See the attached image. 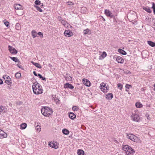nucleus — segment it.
I'll list each match as a JSON object with an SVG mask.
<instances>
[{"label": "nucleus", "mask_w": 155, "mask_h": 155, "mask_svg": "<svg viewBox=\"0 0 155 155\" xmlns=\"http://www.w3.org/2000/svg\"><path fill=\"white\" fill-rule=\"evenodd\" d=\"M35 7L36 9L38 11L41 12H42V10L41 9V8L38 6H35Z\"/></svg>", "instance_id": "36"}, {"label": "nucleus", "mask_w": 155, "mask_h": 155, "mask_svg": "<svg viewBox=\"0 0 155 155\" xmlns=\"http://www.w3.org/2000/svg\"><path fill=\"white\" fill-rule=\"evenodd\" d=\"M67 3L68 5H74V3L71 2H68Z\"/></svg>", "instance_id": "44"}, {"label": "nucleus", "mask_w": 155, "mask_h": 155, "mask_svg": "<svg viewBox=\"0 0 155 155\" xmlns=\"http://www.w3.org/2000/svg\"><path fill=\"white\" fill-rule=\"evenodd\" d=\"M21 74L18 72L16 73L15 74V76L17 78H19L21 77Z\"/></svg>", "instance_id": "31"}, {"label": "nucleus", "mask_w": 155, "mask_h": 155, "mask_svg": "<svg viewBox=\"0 0 155 155\" xmlns=\"http://www.w3.org/2000/svg\"><path fill=\"white\" fill-rule=\"evenodd\" d=\"M8 48L9 51L11 54H16L18 52L17 50L13 47L9 45L8 46Z\"/></svg>", "instance_id": "6"}, {"label": "nucleus", "mask_w": 155, "mask_h": 155, "mask_svg": "<svg viewBox=\"0 0 155 155\" xmlns=\"http://www.w3.org/2000/svg\"><path fill=\"white\" fill-rule=\"evenodd\" d=\"M83 83H84V84L87 87H89L90 86V82L89 80L87 79H83Z\"/></svg>", "instance_id": "16"}, {"label": "nucleus", "mask_w": 155, "mask_h": 155, "mask_svg": "<svg viewBox=\"0 0 155 155\" xmlns=\"http://www.w3.org/2000/svg\"><path fill=\"white\" fill-rule=\"evenodd\" d=\"M35 129L38 132H39L41 131V127L39 125H37L35 127Z\"/></svg>", "instance_id": "33"}, {"label": "nucleus", "mask_w": 155, "mask_h": 155, "mask_svg": "<svg viewBox=\"0 0 155 155\" xmlns=\"http://www.w3.org/2000/svg\"><path fill=\"white\" fill-rule=\"evenodd\" d=\"M10 58L13 61L15 62H19V61L17 57H10Z\"/></svg>", "instance_id": "27"}, {"label": "nucleus", "mask_w": 155, "mask_h": 155, "mask_svg": "<svg viewBox=\"0 0 155 155\" xmlns=\"http://www.w3.org/2000/svg\"><path fill=\"white\" fill-rule=\"evenodd\" d=\"M7 136V134L0 129V138L2 139L4 138H5Z\"/></svg>", "instance_id": "10"}, {"label": "nucleus", "mask_w": 155, "mask_h": 155, "mask_svg": "<svg viewBox=\"0 0 155 155\" xmlns=\"http://www.w3.org/2000/svg\"><path fill=\"white\" fill-rule=\"evenodd\" d=\"M63 133L65 135H68L69 134V131L66 129H64L62 130Z\"/></svg>", "instance_id": "25"}, {"label": "nucleus", "mask_w": 155, "mask_h": 155, "mask_svg": "<svg viewBox=\"0 0 155 155\" xmlns=\"http://www.w3.org/2000/svg\"><path fill=\"white\" fill-rule=\"evenodd\" d=\"M103 20L104 21H105V19L104 18H103Z\"/></svg>", "instance_id": "61"}, {"label": "nucleus", "mask_w": 155, "mask_h": 155, "mask_svg": "<svg viewBox=\"0 0 155 155\" xmlns=\"http://www.w3.org/2000/svg\"><path fill=\"white\" fill-rule=\"evenodd\" d=\"M132 120L134 121L139 122L140 121V117L139 115L135 113L134 114L133 113L131 116Z\"/></svg>", "instance_id": "3"}, {"label": "nucleus", "mask_w": 155, "mask_h": 155, "mask_svg": "<svg viewBox=\"0 0 155 155\" xmlns=\"http://www.w3.org/2000/svg\"><path fill=\"white\" fill-rule=\"evenodd\" d=\"M27 126L26 123L22 124L20 125V127L21 129H24L26 128Z\"/></svg>", "instance_id": "28"}, {"label": "nucleus", "mask_w": 155, "mask_h": 155, "mask_svg": "<svg viewBox=\"0 0 155 155\" xmlns=\"http://www.w3.org/2000/svg\"><path fill=\"white\" fill-rule=\"evenodd\" d=\"M65 79L67 81H72V77L70 75H68L65 77Z\"/></svg>", "instance_id": "32"}, {"label": "nucleus", "mask_w": 155, "mask_h": 155, "mask_svg": "<svg viewBox=\"0 0 155 155\" xmlns=\"http://www.w3.org/2000/svg\"><path fill=\"white\" fill-rule=\"evenodd\" d=\"M147 43L149 45L152 47H155V42H154L151 41H147Z\"/></svg>", "instance_id": "23"}, {"label": "nucleus", "mask_w": 155, "mask_h": 155, "mask_svg": "<svg viewBox=\"0 0 155 155\" xmlns=\"http://www.w3.org/2000/svg\"><path fill=\"white\" fill-rule=\"evenodd\" d=\"M77 153L78 155H84V152L81 150H78Z\"/></svg>", "instance_id": "29"}, {"label": "nucleus", "mask_w": 155, "mask_h": 155, "mask_svg": "<svg viewBox=\"0 0 155 155\" xmlns=\"http://www.w3.org/2000/svg\"><path fill=\"white\" fill-rule=\"evenodd\" d=\"M130 147L128 145H125L123 147V150L125 151L126 153L127 151L128 150V149Z\"/></svg>", "instance_id": "26"}, {"label": "nucleus", "mask_w": 155, "mask_h": 155, "mask_svg": "<svg viewBox=\"0 0 155 155\" xmlns=\"http://www.w3.org/2000/svg\"><path fill=\"white\" fill-rule=\"evenodd\" d=\"M107 56V54L106 53L104 52V51L102 54H101V57L103 58H104L105 57H106V56Z\"/></svg>", "instance_id": "39"}, {"label": "nucleus", "mask_w": 155, "mask_h": 155, "mask_svg": "<svg viewBox=\"0 0 155 155\" xmlns=\"http://www.w3.org/2000/svg\"><path fill=\"white\" fill-rule=\"evenodd\" d=\"M127 137L132 141L136 142H139V140L137 137L131 134H127Z\"/></svg>", "instance_id": "2"}, {"label": "nucleus", "mask_w": 155, "mask_h": 155, "mask_svg": "<svg viewBox=\"0 0 155 155\" xmlns=\"http://www.w3.org/2000/svg\"><path fill=\"white\" fill-rule=\"evenodd\" d=\"M41 86H40V88H38L37 89L34 88L33 92L34 93L36 94H42L43 93V89L41 88Z\"/></svg>", "instance_id": "4"}, {"label": "nucleus", "mask_w": 155, "mask_h": 155, "mask_svg": "<svg viewBox=\"0 0 155 155\" xmlns=\"http://www.w3.org/2000/svg\"><path fill=\"white\" fill-rule=\"evenodd\" d=\"M4 108L3 107L0 106V113L3 111L4 110Z\"/></svg>", "instance_id": "45"}, {"label": "nucleus", "mask_w": 155, "mask_h": 155, "mask_svg": "<svg viewBox=\"0 0 155 155\" xmlns=\"http://www.w3.org/2000/svg\"><path fill=\"white\" fill-rule=\"evenodd\" d=\"M126 88V89H129L130 87H132V86L130 85H129V84H126L125 86Z\"/></svg>", "instance_id": "40"}, {"label": "nucleus", "mask_w": 155, "mask_h": 155, "mask_svg": "<svg viewBox=\"0 0 155 155\" xmlns=\"http://www.w3.org/2000/svg\"><path fill=\"white\" fill-rule=\"evenodd\" d=\"M31 34L33 38H35L37 36L36 32L34 30L31 31Z\"/></svg>", "instance_id": "22"}, {"label": "nucleus", "mask_w": 155, "mask_h": 155, "mask_svg": "<svg viewBox=\"0 0 155 155\" xmlns=\"http://www.w3.org/2000/svg\"><path fill=\"white\" fill-rule=\"evenodd\" d=\"M41 79L42 80H43V81H44V80L45 81L46 80L45 78L43 77H42V78Z\"/></svg>", "instance_id": "55"}, {"label": "nucleus", "mask_w": 155, "mask_h": 155, "mask_svg": "<svg viewBox=\"0 0 155 155\" xmlns=\"http://www.w3.org/2000/svg\"><path fill=\"white\" fill-rule=\"evenodd\" d=\"M57 143L56 142L52 143L51 142L50 143H49L48 145L49 146L53 148L56 149L58 148V146H57Z\"/></svg>", "instance_id": "11"}, {"label": "nucleus", "mask_w": 155, "mask_h": 155, "mask_svg": "<svg viewBox=\"0 0 155 155\" xmlns=\"http://www.w3.org/2000/svg\"><path fill=\"white\" fill-rule=\"evenodd\" d=\"M61 23L64 25H66L67 23V21H64V20H61Z\"/></svg>", "instance_id": "43"}, {"label": "nucleus", "mask_w": 155, "mask_h": 155, "mask_svg": "<svg viewBox=\"0 0 155 155\" xmlns=\"http://www.w3.org/2000/svg\"><path fill=\"white\" fill-rule=\"evenodd\" d=\"M64 35L67 37H69L73 35L72 32L69 30H65L64 33Z\"/></svg>", "instance_id": "9"}, {"label": "nucleus", "mask_w": 155, "mask_h": 155, "mask_svg": "<svg viewBox=\"0 0 155 155\" xmlns=\"http://www.w3.org/2000/svg\"><path fill=\"white\" fill-rule=\"evenodd\" d=\"M64 87L65 88H69L72 89L74 88V87L71 84L67 83L64 84Z\"/></svg>", "instance_id": "15"}, {"label": "nucleus", "mask_w": 155, "mask_h": 155, "mask_svg": "<svg viewBox=\"0 0 155 155\" xmlns=\"http://www.w3.org/2000/svg\"><path fill=\"white\" fill-rule=\"evenodd\" d=\"M14 7L17 10H22L23 9L22 6L20 4H15L14 5Z\"/></svg>", "instance_id": "12"}, {"label": "nucleus", "mask_w": 155, "mask_h": 155, "mask_svg": "<svg viewBox=\"0 0 155 155\" xmlns=\"http://www.w3.org/2000/svg\"><path fill=\"white\" fill-rule=\"evenodd\" d=\"M72 109L74 111H77L79 109V108L78 107L74 106L73 107Z\"/></svg>", "instance_id": "34"}, {"label": "nucleus", "mask_w": 155, "mask_h": 155, "mask_svg": "<svg viewBox=\"0 0 155 155\" xmlns=\"http://www.w3.org/2000/svg\"><path fill=\"white\" fill-rule=\"evenodd\" d=\"M135 150L132 149L131 147L128 149V150L126 153L127 155H133L135 153Z\"/></svg>", "instance_id": "7"}, {"label": "nucleus", "mask_w": 155, "mask_h": 155, "mask_svg": "<svg viewBox=\"0 0 155 155\" xmlns=\"http://www.w3.org/2000/svg\"><path fill=\"white\" fill-rule=\"evenodd\" d=\"M126 74H130V72L129 71H128L126 72H124Z\"/></svg>", "instance_id": "54"}, {"label": "nucleus", "mask_w": 155, "mask_h": 155, "mask_svg": "<svg viewBox=\"0 0 155 155\" xmlns=\"http://www.w3.org/2000/svg\"><path fill=\"white\" fill-rule=\"evenodd\" d=\"M5 82L8 84H9V83H11V82H10V81L9 80H6Z\"/></svg>", "instance_id": "47"}, {"label": "nucleus", "mask_w": 155, "mask_h": 155, "mask_svg": "<svg viewBox=\"0 0 155 155\" xmlns=\"http://www.w3.org/2000/svg\"><path fill=\"white\" fill-rule=\"evenodd\" d=\"M61 17L60 18H59V20L60 21H61V20H62V19H61Z\"/></svg>", "instance_id": "57"}, {"label": "nucleus", "mask_w": 155, "mask_h": 155, "mask_svg": "<svg viewBox=\"0 0 155 155\" xmlns=\"http://www.w3.org/2000/svg\"><path fill=\"white\" fill-rule=\"evenodd\" d=\"M136 106L137 108H140L142 107V105L140 103L137 102L136 103Z\"/></svg>", "instance_id": "30"}, {"label": "nucleus", "mask_w": 155, "mask_h": 155, "mask_svg": "<svg viewBox=\"0 0 155 155\" xmlns=\"http://www.w3.org/2000/svg\"><path fill=\"white\" fill-rule=\"evenodd\" d=\"M153 86L154 87H155V84H154Z\"/></svg>", "instance_id": "60"}, {"label": "nucleus", "mask_w": 155, "mask_h": 155, "mask_svg": "<svg viewBox=\"0 0 155 155\" xmlns=\"http://www.w3.org/2000/svg\"><path fill=\"white\" fill-rule=\"evenodd\" d=\"M69 117L71 119H74L76 118V115L74 113L70 112L69 113Z\"/></svg>", "instance_id": "17"}, {"label": "nucleus", "mask_w": 155, "mask_h": 155, "mask_svg": "<svg viewBox=\"0 0 155 155\" xmlns=\"http://www.w3.org/2000/svg\"><path fill=\"white\" fill-rule=\"evenodd\" d=\"M41 111L42 114L45 117H49L53 113L52 109L48 107L42 108Z\"/></svg>", "instance_id": "1"}, {"label": "nucleus", "mask_w": 155, "mask_h": 155, "mask_svg": "<svg viewBox=\"0 0 155 155\" xmlns=\"http://www.w3.org/2000/svg\"><path fill=\"white\" fill-rule=\"evenodd\" d=\"M37 34L38 35H39V36H40V37L41 38H43V34L41 32H38V33H37Z\"/></svg>", "instance_id": "42"}, {"label": "nucleus", "mask_w": 155, "mask_h": 155, "mask_svg": "<svg viewBox=\"0 0 155 155\" xmlns=\"http://www.w3.org/2000/svg\"><path fill=\"white\" fill-rule=\"evenodd\" d=\"M4 24H5V25L7 27H8V26H9V23L8 22V21L5 22H4Z\"/></svg>", "instance_id": "46"}, {"label": "nucleus", "mask_w": 155, "mask_h": 155, "mask_svg": "<svg viewBox=\"0 0 155 155\" xmlns=\"http://www.w3.org/2000/svg\"><path fill=\"white\" fill-rule=\"evenodd\" d=\"M116 61L118 63L123 64L124 62V60L122 58L118 56L117 58Z\"/></svg>", "instance_id": "14"}, {"label": "nucleus", "mask_w": 155, "mask_h": 155, "mask_svg": "<svg viewBox=\"0 0 155 155\" xmlns=\"http://www.w3.org/2000/svg\"><path fill=\"white\" fill-rule=\"evenodd\" d=\"M6 78H7V79H10V77L8 76V77H7Z\"/></svg>", "instance_id": "56"}, {"label": "nucleus", "mask_w": 155, "mask_h": 155, "mask_svg": "<svg viewBox=\"0 0 155 155\" xmlns=\"http://www.w3.org/2000/svg\"><path fill=\"white\" fill-rule=\"evenodd\" d=\"M118 52L123 55H126L127 54L126 52L124 50L121 49H118Z\"/></svg>", "instance_id": "21"}, {"label": "nucleus", "mask_w": 155, "mask_h": 155, "mask_svg": "<svg viewBox=\"0 0 155 155\" xmlns=\"http://www.w3.org/2000/svg\"><path fill=\"white\" fill-rule=\"evenodd\" d=\"M100 87L101 90L104 92H105V90H108L109 88L108 86L106 87V84L104 83H102L101 84Z\"/></svg>", "instance_id": "5"}, {"label": "nucleus", "mask_w": 155, "mask_h": 155, "mask_svg": "<svg viewBox=\"0 0 155 155\" xmlns=\"http://www.w3.org/2000/svg\"><path fill=\"white\" fill-rule=\"evenodd\" d=\"M43 6V3H42V5L41 6V7H42Z\"/></svg>", "instance_id": "59"}, {"label": "nucleus", "mask_w": 155, "mask_h": 155, "mask_svg": "<svg viewBox=\"0 0 155 155\" xmlns=\"http://www.w3.org/2000/svg\"><path fill=\"white\" fill-rule=\"evenodd\" d=\"M48 66L49 67L51 68H52V65L50 64H48Z\"/></svg>", "instance_id": "52"}, {"label": "nucleus", "mask_w": 155, "mask_h": 155, "mask_svg": "<svg viewBox=\"0 0 155 155\" xmlns=\"http://www.w3.org/2000/svg\"><path fill=\"white\" fill-rule=\"evenodd\" d=\"M117 87L118 88H119L120 90H121L122 89V88L123 85L121 84L120 83H118L117 84Z\"/></svg>", "instance_id": "37"}, {"label": "nucleus", "mask_w": 155, "mask_h": 155, "mask_svg": "<svg viewBox=\"0 0 155 155\" xmlns=\"http://www.w3.org/2000/svg\"><path fill=\"white\" fill-rule=\"evenodd\" d=\"M152 8L153 9V13L155 15V4L154 2H152Z\"/></svg>", "instance_id": "35"}, {"label": "nucleus", "mask_w": 155, "mask_h": 155, "mask_svg": "<svg viewBox=\"0 0 155 155\" xmlns=\"http://www.w3.org/2000/svg\"><path fill=\"white\" fill-rule=\"evenodd\" d=\"M85 9V8L82 7V8L81 10H82V9Z\"/></svg>", "instance_id": "58"}, {"label": "nucleus", "mask_w": 155, "mask_h": 155, "mask_svg": "<svg viewBox=\"0 0 155 155\" xmlns=\"http://www.w3.org/2000/svg\"><path fill=\"white\" fill-rule=\"evenodd\" d=\"M37 76L39 77V78L40 79L42 78V76L40 74H38Z\"/></svg>", "instance_id": "48"}, {"label": "nucleus", "mask_w": 155, "mask_h": 155, "mask_svg": "<svg viewBox=\"0 0 155 155\" xmlns=\"http://www.w3.org/2000/svg\"><path fill=\"white\" fill-rule=\"evenodd\" d=\"M33 73L36 76H37L38 75L37 74V73H36V72L35 71H34L33 72Z\"/></svg>", "instance_id": "49"}, {"label": "nucleus", "mask_w": 155, "mask_h": 155, "mask_svg": "<svg viewBox=\"0 0 155 155\" xmlns=\"http://www.w3.org/2000/svg\"><path fill=\"white\" fill-rule=\"evenodd\" d=\"M143 10L146 11L148 13H151V11L149 7L148 6H143Z\"/></svg>", "instance_id": "18"}, {"label": "nucleus", "mask_w": 155, "mask_h": 155, "mask_svg": "<svg viewBox=\"0 0 155 155\" xmlns=\"http://www.w3.org/2000/svg\"><path fill=\"white\" fill-rule=\"evenodd\" d=\"M104 13L107 17H110L111 18L114 17V15L112 14V13L109 10L105 9Z\"/></svg>", "instance_id": "8"}, {"label": "nucleus", "mask_w": 155, "mask_h": 155, "mask_svg": "<svg viewBox=\"0 0 155 155\" xmlns=\"http://www.w3.org/2000/svg\"><path fill=\"white\" fill-rule=\"evenodd\" d=\"M153 90H154V91H155V87H154L153 88Z\"/></svg>", "instance_id": "62"}, {"label": "nucleus", "mask_w": 155, "mask_h": 155, "mask_svg": "<svg viewBox=\"0 0 155 155\" xmlns=\"http://www.w3.org/2000/svg\"><path fill=\"white\" fill-rule=\"evenodd\" d=\"M113 97V95L112 93H108L106 95V98L108 100H111Z\"/></svg>", "instance_id": "19"}, {"label": "nucleus", "mask_w": 155, "mask_h": 155, "mask_svg": "<svg viewBox=\"0 0 155 155\" xmlns=\"http://www.w3.org/2000/svg\"><path fill=\"white\" fill-rule=\"evenodd\" d=\"M35 3L37 5H39L41 4V2L39 0H36L35 1Z\"/></svg>", "instance_id": "38"}, {"label": "nucleus", "mask_w": 155, "mask_h": 155, "mask_svg": "<svg viewBox=\"0 0 155 155\" xmlns=\"http://www.w3.org/2000/svg\"><path fill=\"white\" fill-rule=\"evenodd\" d=\"M126 91H127V89H126Z\"/></svg>", "instance_id": "63"}, {"label": "nucleus", "mask_w": 155, "mask_h": 155, "mask_svg": "<svg viewBox=\"0 0 155 155\" xmlns=\"http://www.w3.org/2000/svg\"><path fill=\"white\" fill-rule=\"evenodd\" d=\"M54 101H55L56 104L58 103V102L60 101L59 99L56 97H54Z\"/></svg>", "instance_id": "41"}, {"label": "nucleus", "mask_w": 155, "mask_h": 155, "mask_svg": "<svg viewBox=\"0 0 155 155\" xmlns=\"http://www.w3.org/2000/svg\"><path fill=\"white\" fill-rule=\"evenodd\" d=\"M22 103V102L21 101H19V102H18V103H17V104H19V105L21 104Z\"/></svg>", "instance_id": "53"}, {"label": "nucleus", "mask_w": 155, "mask_h": 155, "mask_svg": "<svg viewBox=\"0 0 155 155\" xmlns=\"http://www.w3.org/2000/svg\"><path fill=\"white\" fill-rule=\"evenodd\" d=\"M91 31L89 29L87 28L84 30V35L90 34H91Z\"/></svg>", "instance_id": "24"}, {"label": "nucleus", "mask_w": 155, "mask_h": 155, "mask_svg": "<svg viewBox=\"0 0 155 155\" xmlns=\"http://www.w3.org/2000/svg\"><path fill=\"white\" fill-rule=\"evenodd\" d=\"M3 84V82L2 79H0V84Z\"/></svg>", "instance_id": "50"}, {"label": "nucleus", "mask_w": 155, "mask_h": 155, "mask_svg": "<svg viewBox=\"0 0 155 155\" xmlns=\"http://www.w3.org/2000/svg\"><path fill=\"white\" fill-rule=\"evenodd\" d=\"M31 62L33 65H34L36 67L40 69L41 68V65L39 64V63H35L32 61H31Z\"/></svg>", "instance_id": "20"}, {"label": "nucleus", "mask_w": 155, "mask_h": 155, "mask_svg": "<svg viewBox=\"0 0 155 155\" xmlns=\"http://www.w3.org/2000/svg\"><path fill=\"white\" fill-rule=\"evenodd\" d=\"M17 66L20 68H22V67L21 66L19 65V64H17Z\"/></svg>", "instance_id": "51"}, {"label": "nucleus", "mask_w": 155, "mask_h": 155, "mask_svg": "<svg viewBox=\"0 0 155 155\" xmlns=\"http://www.w3.org/2000/svg\"><path fill=\"white\" fill-rule=\"evenodd\" d=\"M40 84L36 82L33 83V84L32 86L33 91L34 88L35 89H37L38 88H40Z\"/></svg>", "instance_id": "13"}]
</instances>
